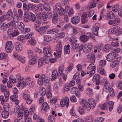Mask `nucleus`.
Here are the masks:
<instances>
[{
    "mask_svg": "<svg viewBox=\"0 0 122 122\" xmlns=\"http://www.w3.org/2000/svg\"><path fill=\"white\" fill-rule=\"evenodd\" d=\"M29 44L33 46L35 45L36 43V41H35L34 38L33 37H32L31 40H29Z\"/></svg>",
    "mask_w": 122,
    "mask_h": 122,
    "instance_id": "79ce46f5",
    "label": "nucleus"
},
{
    "mask_svg": "<svg viewBox=\"0 0 122 122\" xmlns=\"http://www.w3.org/2000/svg\"><path fill=\"white\" fill-rule=\"evenodd\" d=\"M40 93L41 96L42 97L45 96L46 94V91L45 89L44 88H41L40 90Z\"/></svg>",
    "mask_w": 122,
    "mask_h": 122,
    "instance_id": "7c9ffc66",
    "label": "nucleus"
},
{
    "mask_svg": "<svg viewBox=\"0 0 122 122\" xmlns=\"http://www.w3.org/2000/svg\"><path fill=\"white\" fill-rule=\"evenodd\" d=\"M35 22V28L36 30H37V28H38L41 24L40 21L38 20H36Z\"/></svg>",
    "mask_w": 122,
    "mask_h": 122,
    "instance_id": "f704fd0d",
    "label": "nucleus"
},
{
    "mask_svg": "<svg viewBox=\"0 0 122 122\" xmlns=\"http://www.w3.org/2000/svg\"><path fill=\"white\" fill-rule=\"evenodd\" d=\"M58 32V30L56 29H51L48 30L47 31V33L48 34H53Z\"/></svg>",
    "mask_w": 122,
    "mask_h": 122,
    "instance_id": "aec40b11",
    "label": "nucleus"
},
{
    "mask_svg": "<svg viewBox=\"0 0 122 122\" xmlns=\"http://www.w3.org/2000/svg\"><path fill=\"white\" fill-rule=\"evenodd\" d=\"M82 108L83 109H84L87 111L90 110L91 108L90 104L88 102Z\"/></svg>",
    "mask_w": 122,
    "mask_h": 122,
    "instance_id": "473e14b6",
    "label": "nucleus"
},
{
    "mask_svg": "<svg viewBox=\"0 0 122 122\" xmlns=\"http://www.w3.org/2000/svg\"><path fill=\"white\" fill-rule=\"evenodd\" d=\"M5 26L7 28H8L10 26L11 27L15 29L16 28L15 23L12 20L6 24L5 25Z\"/></svg>",
    "mask_w": 122,
    "mask_h": 122,
    "instance_id": "6e6552de",
    "label": "nucleus"
},
{
    "mask_svg": "<svg viewBox=\"0 0 122 122\" xmlns=\"http://www.w3.org/2000/svg\"><path fill=\"white\" fill-rule=\"evenodd\" d=\"M91 107V108H93L96 106V103L95 101L93 100H92L90 101V103Z\"/></svg>",
    "mask_w": 122,
    "mask_h": 122,
    "instance_id": "ea45409f",
    "label": "nucleus"
},
{
    "mask_svg": "<svg viewBox=\"0 0 122 122\" xmlns=\"http://www.w3.org/2000/svg\"><path fill=\"white\" fill-rule=\"evenodd\" d=\"M117 54L113 53H111L108 54L106 57V60L109 61H111L112 60L115 59Z\"/></svg>",
    "mask_w": 122,
    "mask_h": 122,
    "instance_id": "39448f33",
    "label": "nucleus"
},
{
    "mask_svg": "<svg viewBox=\"0 0 122 122\" xmlns=\"http://www.w3.org/2000/svg\"><path fill=\"white\" fill-rule=\"evenodd\" d=\"M13 14L11 10H9L5 15V19L8 20H11L13 18Z\"/></svg>",
    "mask_w": 122,
    "mask_h": 122,
    "instance_id": "423d86ee",
    "label": "nucleus"
},
{
    "mask_svg": "<svg viewBox=\"0 0 122 122\" xmlns=\"http://www.w3.org/2000/svg\"><path fill=\"white\" fill-rule=\"evenodd\" d=\"M15 112V115H17V119H17L19 121L21 120L23 117V113L18 112L17 111H16Z\"/></svg>",
    "mask_w": 122,
    "mask_h": 122,
    "instance_id": "ddd939ff",
    "label": "nucleus"
},
{
    "mask_svg": "<svg viewBox=\"0 0 122 122\" xmlns=\"http://www.w3.org/2000/svg\"><path fill=\"white\" fill-rule=\"evenodd\" d=\"M120 23L119 18H116L114 19L109 20L108 22V24L110 25L115 26L118 25Z\"/></svg>",
    "mask_w": 122,
    "mask_h": 122,
    "instance_id": "7ed1b4c3",
    "label": "nucleus"
},
{
    "mask_svg": "<svg viewBox=\"0 0 122 122\" xmlns=\"http://www.w3.org/2000/svg\"><path fill=\"white\" fill-rule=\"evenodd\" d=\"M96 6V4L95 2H93L90 4V5L87 6L86 9L88 10H89L90 9L93 8Z\"/></svg>",
    "mask_w": 122,
    "mask_h": 122,
    "instance_id": "c85d7f7f",
    "label": "nucleus"
},
{
    "mask_svg": "<svg viewBox=\"0 0 122 122\" xmlns=\"http://www.w3.org/2000/svg\"><path fill=\"white\" fill-rule=\"evenodd\" d=\"M74 14V12L72 8H70L68 12V15L69 16H72Z\"/></svg>",
    "mask_w": 122,
    "mask_h": 122,
    "instance_id": "bf43d9fd",
    "label": "nucleus"
},
{
    "mask_svg": "<svg viewBox=\"0 0 122 122\" xmlns=\"http://www.w3.org/2000/svg\"><path fill=\"white\" fill-rule=\"evenodd\" d=\"M92 118L91 117H87L85 119V122H92Z\"/></svg>",
    "mask_w": 122,
    "mask_h": 122,
    "instance_id": "338daca9",
    "label": "nucleus"
},
{
    "mask_svg": "<svg viewBox=\"0 0 122 122\" xmlns=\"http://www.w3.org/2000/svg\"><path fill=\"white\" fill-rule=\"evenodd\" d=\"M110 49V46L109 45H106L104 47L103 51L106 52H108Z\"/></svg>",
    "mask_w": 122,
    "mask_h": 122,
    "instance_id": "e433bc0d",
    "label": "nucleus"
},
{
    "mask_svg": "<svg viewBox=\"0 0 122 122\" xmlns=\"http://www.w3.org/2000/svg\"><path fill=\"white\" fill-rule=\"evenodd\" d=\"M33 101V100L30 97L25 101L27 104H30Z\"/></svg>",
    "mask_w": 122,
    "mask_h": 122,
    "instance_id": "774afa93",
    "label": "nucleus"
},
{
    "mask_svg": "<svg viewBox=\"0 0 122 122\" xmlns=\"http://www.w3.org/2000/svg\"><path fill=\"white\" fill-rule=\"evenodd\" d=\"M69 104V100L68 98L67 97H65L61 100L60 104L61 106L64 107L65 105L66 107L67 108L68 107Z\"/></svg>",
    "mask_w": 122,
    "mask_h": 122,
    "instance_id": "20e7f679",
    "label": "nucleus"
},
{
    "mask_svg": "<svg viewBox=\"0 0 122 122\" xmlns=\"http://www.w3.org/2000/svg\"><path fill=\"white\" fill-rule=\"evenodd\" d=\"M46 58L45 57L42 58L39 60L38 62V66L40 67L45 63Z\"/></svg>",
    "mask_w": 122,
    "mask_h": 122,
    "instance_id": "dca6fc26",
    "label": "nucleus"
},
{
    "mask_svg": "<svg viewBox=\"0 0 122 122\" xmlns=\"http://www.w3.org/2000/svg\"><path fill=\"white\" fill-rule=\"evenodd\" d=\"M65 36V34L64 32L58 33L57 35V37L58 38H62L64 37Z\"/></svg>",
    "mask_w": 122,
    "mask_h": 122,
    "instance_id": "37998d69",
    "label": "nucleus"
},
{
    "mask_svg": "<svg viewBox=\"0 0 122 122\" xmlns=\"http://www.w3.org/2000/svg\"><path fill=\"white\" fill-rule=\"evenodd\" d=\"M100 76L99 74H97L94 75L92 78V80L93 81H97L99 80L100 79Z\"/></svg>",
    "mask_w": 122,
    "mask_h": 122,
    "instance_id": "b1692460",
    "label": "nucleus"
},
{
    "mask_svg": "<svg viewBox=\"0 0 122 122\" xmlns=\"http://www.w3.org/2000/svg\"><path fill=\"white\" fill-rule=\"evenodd\" d=\"M9 113L8 112L3 111L1 113V116L4 118H6L8 117Z\"/></svg>",
    "mask_w": 122,
    "mask_h": 122,
    "instance_id": "2f4dec72",
    "label": "nucleus"
},
{
    "mask_svg": "<svg viewBox=\"0 0 122 122\" xmlns=\"http://www.w3.org/2000/svg\"><path fill=\"white\" fill-rule=\"evenodd\" d=\"M49 122H55V120L54 116L52 115L49 116L48 117Z\"/></svg>",
    "mask_w": 122,
    "mask_h": 122,
    "instance_id": "49530a36",
    "label": "nucleus"
},
{
    "mask_svg": "<svg viewBox=\"0 0 122 122\" xmlns=\"http://www.w3.org/2000/svg\"><path fill=\"white\" fill-rule=\"evenodd\" d=\"M78 91L77 88L75 87L72 88L71 89V94H74L77 91Z\"/></svg>",
    "mask_w": 122,
    "mask_h": 122,
    "instance_id": "5fc2aeb1",
    "label": "nucleus"
},
{
    "mask_svg": "<svg viewBox=\"0 0 122 122\" xmlns=\"http://www.w3.org/2000/svg\"><path fill=\"white\" fill-rule=\"evenodd\" d=\"M50 46L48 47H47V48L46 47H45L43 49V53L44 54L47 56L49 57H50L52 56L51 53V52L50 50L48 49H50Z\"/></svg>",
    "mask_w": 122,
    "mask_h": 122,
    "instance_id": "0eeeda50",
    "label": "nucleus"
},
{
    "mask_svg": "<svg viewBox=\"0 0 122 122\" xmlns=\"http://www.w3.org/2000/svg\"><path fill=\"white\" fill-rule=\"evenodd\" d=\"M49 27V26L48 25H45L41 26L39 28L38 27L37 28V30H36L39 34L42 35L46 32Z\"/></svg>",
    "mask_w": 122,
    "mask_h": 122,
    "instance_id": "f03ea898",
    "label": "nucleus"
},
{
    "mask_svg": "<svg viewBox=\"0 0 122 122\" xmlns=\"http://www.w3.org/2000/svg\"><path fill=\"white\" fill-rule=\"evenodd\" d=\"M30 97L29 95L26 94L25 93L23 94V97L24 100L26 101Z\"/></svg>",
    "mask_w": 122,
    "mask_h": 122,
    "instance_id": "4d7b16f0",
    "label": "nucleus"
},
{
    "mask_svg": "<svg viewBox=\"0 0 122 122\" xmlns=\"http://www.w3.org/2000/svg\"><path fill=\"white\" fill-rule=\"evenodd\" d=\"M80 18L78 16H75L72 17L71 19V21L74 24L78 23L80 21Z\"/></svg>",
    "mask_w": 122,
    "mask_h": 122,
    "instance_id": "9d476101",
    "label": "nucleus"
},
{
    "mask_svg": "<svg viewBox=\"0 0 122 122\" xmlns=\"http://www.w3.org/2000/svg\"><path fill=\"white\" fill-rule=\"evenodd\" d=\"M13 30L12 28L8 29L7 31L8 37L10 38L13 37Z\"/></svg>",
    "mask_w": 122,
    "mask_h": 122,
    "instance_id": "412c9836",
    "label": "nucleus"
},
{
    "mask_svg": "<svg viewBox=\"0 0 122 122\" xmlns=\"http://www.w3.org/2000/svg\"><path fill=\"white\" fill-rule=\"evenodd\" d=\"M15 48L16 51H21L22 50V46L21 44L19 42H16L15 43Z\"/></svg>",
    "mask_w": 122,
    "mask_h": 122,
    "instance_id": "4468645a",
    "label": "nucleus"
},
{
    "mask_svg": "<svg viewBox=\"0 0 122 122\" xmlns=\"http://www.w3.org/2000/svg\"><path fill=\"white\" fill-rule=\"evenodd\" d=\"M61 6V5L60 3H57L56 4L55 6V9L57 11V12L62 8Z\"/></svg>",
    "mask_w": 122,
    "mask_h": 122,
    "instance_id": "a19ab883",
    "label": "nucleus"
},
{
    "mask_svg": "<svg viewBox=\"0 0 122 122\" xmlns=\"http://www.w3.org/2000/svg\"><path fill=\"white\" fill-rule=\"evenodd\" d=\"M80 38L81 41L83 42H85L88 40L85 35H83L81 36L80 37Z\"/></svg>",
    "mask_w": 122,
    "mask_h": 122,
    "instance_id": "5701e85b",
    "label": "nucleus"
},
{
    "mask_svg": "<svg viewBox=\"0 0 122 122\" xmlns=\"http://www.w3.org/2000/svg\"><path fill=\"white\" fill-rule=\"evenodd\" d=\"M13 21L14 22L17 23L19 20V17L17 15H15L14 16L13 18Z\"/></svg>",
    "mask_w": 122,
    "mask_h": 122,
    "instance_id": "e2e57ef3",
    "label": "nucleus"
},
{
    "mask_svg": "<svg viewBox=\"0 0 122 122\" xmlns=\"http://www.w3.org/2000/svg\"><path fill=\"white\" fill-rule=\"evenodd\" d=\"M119 64V61H111L110 64V65L112 68H113L118 65Z\"/></svg>",
    "mask_w": 122,
    "mask_h": 122,
    "instance_id": "cd10ccee",
    "label": "nucleus"
},
{
    "mask_svg": "<svg viewBox=\"0 0 122 122\" xmlns=\"http://www.w3.org/2000/svg\"><path fill=\"white\" fill-rule=\"evenodd\" d=\"M18 28L21 31H23L24 29V25L22 22H19L18 24Z\"/></svg>",
    "mask_w": 122,
    "mask_h": 122,
    "instance_id": "393cba45",
    "label": "nucleus"
},
{
    "mask_svg": "<svg viewBox=\"0 0 122 122\" xmlns=\"http://www.w3.org/2000/svg\"><path fill=\"white\" fill-rule=\"evenodd\" d=\"M30 16V19L31 21H34L36 19V16L35 15L31 12H28L27 14Z\"/></svg>",
    "mask_w": 122,
    "mask_h": 122,
    "instance_id": "f3484780",
    "label": "nucleus"
},
{
    "mask_svg": "<svg viewBox=\"0 0 122 122\" xmlns=\"http://www.w3.org/2000/svg\"><path fill=\"white\" fill-rule=\"evenodd\" d=\"M27 13H25V16L24 17L23 20L25 22H28L30 21L29 18L26 16Z\"/></svg>",
    "mask_w": 122,
    "mask_h": 122,
    "instance_id": "680f3d73",
    "label": "nucleus"
},
{
    "mask_svg": "<svg viewBox=\"0 0 122 122\" xmlns=\"http://www.w3.org/2000/svg\"><path fill=\"white\" fill-rule=\"evenodd\" d=\"M100 107L102 110H105L107 108V104L104 103L102 105H101L100 106Z\"/></svg>",
    "mask_w": 122,
    "mask_h": 122,
    "instance_id": "864d4df0",
    "label": "nucleus"
},
{
    "mask_svg": "<svg viewBox=\"0 0 122 122\" xmlns=\"http://www.w3.org/2000/svg\"><path fill=\"white\" fill-rule=\"evenodd\" d=\"M64 66L63 65H61L59 68V72L61 74L63 72L64 70Z\"/></svg>",
    "mask_w": 122,
    "mask_h": 122,
    "instance_id": "13d9d810",
    "label": "nucleus"
},
{
    "mask_svg": "<svg viewBox=\"0 0 122 122\" xmlns=\"http://www.w3.org/2000/svg\"><path fill=\"white\" fill-rule=\"evenodd\" d=\"M99 65L102 66H103L106 65V62L105 60H101L99 62Z\"/></svg>",
    "mask_w": 122,
    "mask_h": 122,
    "instance_id": "8fccbe9b",
    "label": "nucleus"
},
{
    "mask_svg": "<svg viewBox=\"0 0 122 122\" xmlns=\"http://www.w3.org/2000/svg\"><path fill=\"white\" fill-rule=\"evenodd\" d=\"M76 38L75 37L72 36L71 37L70 39V41L71 44L75 42H77V40H76Z\"/></svg>",
    "mask_w": 122,
    "mask_h": 122,
    "instance_id": "603ef678",
    "label": "nucleus"
},
{
    "mask_svg": "<svg viewBox=\"0 0 122 122\" xmlns=\"http://www.w3.org/2000/svg\"><path fill=\"white\" fill-rule=\"evenodd\" d=\"M43 6L44 9L46 11L51 10L49 5L47 3H45L44 4Z\"/></svg>",
    "mask_w": 122,
    "mask_h": 122,
    "instance_id": "4c0bfd02",
    "label": "nucleus"
},
{
    "mask_svg": "<svg viewBox=\"0 0 122 122\" xmlns=\"http://www.w3.org/2000/svg\"><path fill=\"white\" fill-rule=\"evenodd\" d=\"M46 12H45L47 16V18H50L52 17V14L51 10H47Z\"/></svg>",
    "mask_w": 122,
    "mask_h": 122,
    "instance_id": "c03bdc74",
    "label": "nucleus"
},
{
    "mask_svg": "<svg viewBox=\"0 0 122 122\" xmlns=\"http://www.w3.org/2000/svg\"><path fill=\"white\" fill-rule=\"evenodd\" d=\"M14 47L11 41H7L6 43L5 49L8 53H11L14 49Z\"/></svg>",
    "mask_w": 122,
    "mask_h": 122,
    "instance_id": "f257e3e1",
    "label": "nucleus"
},
{
    "mask_svg": "<svg viewBox=\"0 0 122 122\" xmlns=\"http://www.w3.org/2000/svg\"><path fill=\"white\" fill-rule=\"evenodd\" d=\"M112 15V17L113 16H114V15L113 14H110V13L109 14L108 12L106 14V15H105V16L107 19H109L110 18H111V15Z\"/></svg>",
    "mask_w": 122,
    "mask_h": 122,
    "instance_id": "6e6d98bb",
    "label": "nucleus"
},
{
    "mask_svg": "<svg viewBox=\"0 0 122 122\" xmlns=\"http://www.w3.org/2000/svg\"><path fill=\"white\" fill-rule=\"evenodd\" d=\"M88 102L87 101L84 99H80V103L82 107Z\"/></svg>",
    "mask_w": 122,
    "mask_h": 122,
    "instance_id": "a878e982",
    "label": "nucleus"
},
{
    "mask_svg": "<svg viewBox=\"0 0 122 122\" xmlns=\"http://www.w3.org/2000/svg\"><path fill=\"white\" fill-rule=\"evenodd\" d=\"M36 63V59L34 58H32L28 62V63L30 65H33L35 64Z\"/></svg>",
    "mask_w": 122,
    "mask_h": 122,
    "instance_id": "72a5a7b5",
    "label": "nucleus"
},
{
    "mask_svg": "<svg viewBox=\"0 0 122 122\" xmlns=\"http://www.w3.org/2000/svg\"><path fill=\"white\" fill-rule=\"evenodd\" d=\"M52 18V21L53 23L56 24L57 23L58 21V15L57 13H55L53 14Z\"/></svg>",
    "mask_w": 122,
    "mask_h": 122,
    "instance_id": "1a4fd4ad",
    "label": "nucleus"
},
{
    "mask_svg": "<svg viewBox=\"0 0 122 122\" xmlns=\"http://www.w3.org/2000/svg\"><path fill=\"white\" fill-rule=\"evenodd\" d=\"M28 7H31L32 9L34 8L36 11H38L39 10L38 6L37 5L29 4Z\"/></svg>",
    "mask_w": 122,
    "mask_h": 122,
    "instance_id": "3c124183",
    "label": "nucleus"
},
{
    "mask_svg": "<svg viewBox=\"0 0 122 122\" xmlns=\"http://www.w3.org/2000/svg\"><path fill=\"white\" fill-rule=\"evenodd\" d=\"M46 96L48 98L50 99L52 97L51 92L49 90L47 91Z\"/></svg>",
    "mask_w": 122,
    "mask_h": 122,
    "instance_id": "052dcab7",
    "label": "nucleus"
},
{
    "mask_svg": "<svg viewBox=\"0 0 122 122\" xmlns=\"http://www.w3.org/2000/svg\"><path fill=\"white\" fill-rule=\"evenodd\" d=\"M113 30L115 32L118 33V34L121 35L122 34V28L120 29L118 26H116L113 28Z\"/></svg>",
    "mask_w": 122,
    "mask_h": 122,
    "instance_id": "f8f14e48",
    "label": "nucleus"
},
{
    "mask_svg": "<svg viewBox=\"0 0 122 122\" xmlns=\"http://www.w3.org/2000/svg\"><path fill=\"white\" fill-rule=\"evenodd\" d=\"M44 41L47 42H49L52 40V38L50 36H44Z\"/></svg>",
    "mask_w": 122,
    "mask_h": 122,
    "instance_id": "58836bf2",
    "label": "nucleus"
},
{
    "mask_svg": "<svg viewBox=\"0 0 122 122\" xmlns=\"http://www.w3.org/2000/svg\"><path fill=\"white\" fill-rule=\"evenodd\" d=\"M29 115V113L28 112V110L26 109L23 112V115L25 119H26L28 117Z\"/></svg>",
    "mask_w": 122,
    "mask_h": 122,
    "instance_id": "0e129e2a",
    "label": "nucleus"
},
{
    "mask_svg": "<svg viewBox=\"0 0 122 122\" xmlns=\"http://www.w3.org/2000/svg\"><path fill=\"white\" fill-rule=\"evenodd\" d=\"M113 102L112 101H110L108 102V105L109 106V111H112L113 108Z\"/></svg>",
    "mask_w": 122,
    "mask_h": 122,
    "instance_id": "c9c22d12",
    "label": "nucleus"
},
{
    "mask_svg": "<svg viewBox=\"0 0 122 122\" xmlns=\"http://www.w3.org/2000/svg\"><path fill=\"white\" fill-rule=\"evenodd\" d=\"M72 48L74 49H76L78 48L79 45L75 42L71 44Z\"/></svg>",
    "mask_w": 122,
    "mask_h": 122,
    "instance_id": "a18cd8bd",
    "label": "nucleus"
},
{
    "mask_svg": "<svg viewBox=\"0 0 122 122\" xmlns=\"http://www.w3.org/2000/svg\"><path fill=\"white\" fill-rule=\"evenodd\" d=\"M73 65L72 64H70L69 66L66 69V71L69 72L72 69Z\"/></svg>",
    "mask_w": 122,
    "mask_h": 122,
    "instance_id": "09e8293b",
    "label": "nucleus"
},
{
    "mask_svg": "<svg viewBox=\"0 0 122 122\" xmlns=\"http://www.w3.org/2000/svg\"><path fill=\"white\" fill-rule=\"evenodd\" d=\"M99 28L98 26H95L93 27L92 31L94 35L96 36L98 35V31Z\"/></svg>",
    "mask_w": 122,
    "mask_h": 122,
    "instance_id": "4be33fe9",
    "label": "nucleus"
},
{
    "mask_svg": "<svg viewBox=\"0 0 122 122\" xmlns=\"http://www.w3.org/2000/svg\"><path fill=\"white\" fill-rule=\"evenodd\" d=\"M92 45L91 44L88 45L87 46H84L83 51L85 53H87L89 52L92 50Z\"/></svg>",
    "mask_w": 122,
    "mask_h": 122,
    "instance_id": "9b49d317",
    "label": "nucleus"
},
{
    "mask_svg": "<svg viewBox=\"0 0 122 122\" xmlns=\"http://www.w3.org/2000/svg\"><path fill=\"white\" fill-rule=\"evenodd\" d=\"M85 35L86 37L88 38V40L89 39H94L93 35L90 33L87 32L85 34Z\"/></svg>",
    "mask_w": 122,
    "mask_h": 122,
    "instance_id": "bb28decb",
    "label": "nucleus"
},
{
    "mask_svg": "<svg viewBox=\"0 0 122 122\" xmlns=\"http://www.w3.org/2000/svg\"><path fill=\"white\" fill-rule=\"evenodd\" d=\"M66 11L64 9L61 8L60 10L57 12L58 14L60 15H64L66 13Z\"/></svg>",
    "mask_w": 122,
    "mask_h": 122,
    "instance_id": "c756f323",
    "label": "nucleus"
},
{
    "mask_svg": "<svg viewBox=\"0 0 122 122\" xmlns=\"http://www.w3.org/2000/svg\"><path fill=\"white\" fill-rule=\"evenodd\" d=\"M56 49H62L61 43L60 42H58L56 46Z\"/></svg>",
    "mask_w": 122,
    "mask_h": 122,
    "instance_id": "69168bd1",
    "label": "nucleus"
},
{
    "mask_svg": "<svg viewBox=\"0 0 122 122\" xmlns=\"http://www.w3.org/2000/svg\"><path fill=\"white\" fill-rule=\"evenodd\" d=\"M96 67L95 66H93L91 68V69H92V71H90V72L89 75V76L90 77L92 76L94 74L95 72V69Z\"/></svg>",
    "mask_w": 122,
    "mask_h": 122,
    "instance_id": "de8ad7c7",
    "label": "nucleus"
},
{
    "mask_svg": "<svg viewBox=\"0 0 122 122\" xmlns=\"http://www.w3.org/2000/svg\"><path fill=\"white\" fill-rule=\"evenodd\" d=\"M26 109H25L24 107L23 106L21 105L20 107H19V109L18 107H16L15 109V112L16 111H17L18 112H22L23 113L24 112L25 110Z\"/></svg>",
    "mask_w": 122,
    "mask_h": 122,
    "instance_id": "a211bd4d",
    "label": "nucleus"
},
{
    "mask_svg": "<svg viewBox=\"0 0 122 122\" xmlns=\"http://www.w3.org/2000/svg\"><path fill=\"white\" fill-rule=\"evenodd\" d=\"M42 109L46 112H47L50 109V107L46 102H44L41 106Z\"/></svg>",
    "mask_w": 122,
    "mask_h": 122,
    "instance_id": "2eb2a0df",
    "label": "nucleus"
},
{
    "mask_svg": "<svg viewBox=\"0 0 122 122\" xmlns=\"http://www.w3.org/2000/svg\"><path fill=\"white\" fill-rule=\"evenodd\" d=\"M46 79L45 76L44 74H42L40 76L39 79H38V83L40 82V85H42L43 84V80Z\"/></svg>",
    "mask_w": 122,
    "mask_h": 122,
    "instance_id": "6ab92c4d",
    "label": "nucleus"
}]
</instances>
